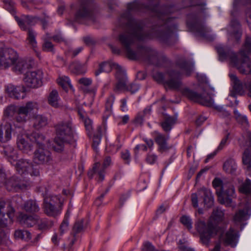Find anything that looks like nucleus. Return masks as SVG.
<instances>
[{
	"label": "nucleus",
	"instance_id": "obj_1",
	"mask_svg": "<svg viewBox=\"0 0 251 251\" xmlns=\"http://www.w3.org/2000/svg\"><path fill=\"white\" fill-rule=\"evenodd\" d=\"M143 6L142 3L138 0L128 4L127 11L122 14L120 19L121 24L125 25L126 30L119 34L118 39L128 59L151 62L157 56L155 50L144 46H138L135 50L132 47L136 41H144L153 38L167 43L177 29L174 20L169 17V13L174 12L175 7L158 5L148 6V8L153 15L162 24L158 27L155 26L151 31L147 32L144 29L143 22L133 18L131 15V13L140 10Z\"/></svg>",
	"mask_w": 251,
	"mask_h": 251
},
{
	"label": "nucleus",
	"instance_id": "obj_2",
	"mask_svg": "<svg viewBox=\"0 0 251 251\" xmlns=\"http://www.w3.org/2000/svg\"><path fill=\"white\" fill-rule=\"evenodd\" d=\"M176 69L170 70L168 72L169 78L165 80L164 75L160 72L153 74V79L159 83H164L170 89L180 91L183 95L191 100L198 102L203 105L210 106L213 103V100L210 97L202 95L188 88L181 89L182 82L180 77L182 74L189 75L194 70V63L186 61H180L176 63Z\"/></svg>",
	"mask_w": 251,
	"mask_h": 251
},
{
	"label": "nucleus",
	"instance_id": "obj_3",
	"mask_svg": "<svg viewBox=\"0 0 251 251\" xmlns=\"http://www.w3.org/2000/svg\"><path fill=\"white\" fill-rule=\"evenodd\" d=\"M216 50L220 60L229 59L241 74L251 75V60L247 56V54L251 53V37L246 36L243 48L240 51L243 58L242 61L238 59L234 52L222 45L217 46Z\"/></svg>",
	"mask_w": 251,
	"mask_h": 251
},
{
	"label": "nucleus",
	"instance_id": "obj_4",
	"mask_svg": "<svg viewBox=\"0 0 251 251\" xmlns=\"http://www.w3.org/2000/svg\"><path fill=\"white\" fill-rule=\"evenodd\" d=\"M224 212L220 208L214 209L207 224L199 220L196 223V228L200 234V238L203 244L207 245L212 237L217 232V225L224 219Z\"/></svg>",
	"mask_w": 251,
	"mask_h": 251
},
{
	"label": "nucleus",
	"instance_id": "obj_5",
	"mask_svg": "<svg viewBox=\"0 0 251 251\" xmlns=\"http://www.w3.org/2000/svg\"><path fill=\"white\" fill-rule=\"evenodd\" d=\"M56 137L52 148L57 152L62 151L64 145L74 141L75 127L71 118L59 122L54 126Z\"/></svg>",
	"mask_w": 251,
	"mask_h": 251
},
{
	"label": "nucleus",
	"instance_id": "obj_6",
	"mask_svg": "<svg viewBox=\"0 0 251 251\" xmlns=\"http://www.w3.org/2000/svg\"><path fill=\"white\" fill-rule=\"evenodd\" d=\"M12 65H14L13 70L18 74H25L29 66L25 60L18 59L17 52L13 49L0 50V69L7 68Z\"/></svg>",
	"mask_w": 251,
	"mask_h": 251
},
{
	"label": "nucleus",
	"instance_id": "obj_7",
	"mask_svg": "<svg viewBox=\"0 0 251 251\" xmlns=\"http://www.w3.org/2000/svg\"><path fill=\"white\" fill-rule=\"evenodd\" d=\"M37 108L38 103L37 102L29 101L27 102L25 105L20 106L17 108L13 105L7 107L5 110V114L7 116H12L14 112H16V115L14 120L17 123H14V126L17 128L19 133H23L24 130L23 125L27 121L28 114L34 109Z\"/></svg>",
	"mask_w": 251,
	"mask_h": 251
},
{
	"label": "nucleus",
	"instance_id": "obj_8",
	"mask_svg": "<svg viewBox=\"0 0 251 251\" xmlns=\"http://www.w3.org/2000/svg\"><path fill=\"white\" fill-rule=\"evenodd\" d=\"M30 139L39 146V148L34 153V162L38 164H44L48 163L51 159V158L50 152L42 147L45 137L39 133L34 132L31 134Z\"/></svg>",
	"mask_w": 251,
	"mask_h": 251
},
{
	"label": "nucleus",
	"instance_id": "obj_9",
	"mask_svg": "<svg viewBox=\"0 0 251 251\" xmlns=\"http://www.w3.org/2000/svg\"><path fill=\"white\" fill-rule=\"evenodd\" d=\"M63 205V201L60 197L46 196L44 199L43 209L47 216L56 217L61 214Z\"/></svg>",
	"mask_w": 251,
	"mask_h": 251
},
{
	"label": "nucleus",
	"instance_id": "obj_10",
	"mask_svg": "<svg viewBox=\"0 0 251 251\" xmlns=\"http://www.w3.org/2000/svg\"><path fill=\"white\" fill-rule=\"evenodd\" d=\"M15 18L21 29L24 30L28 29L27 40L28 43L33 49H35L37 47V42L35 40V33L32 29L28 28L26 25H34L39 21V17L24 15L22 17L21 19L17 16H15Z\"/></svg>",
	"mask_w": 251,
	"mask_h": 251
},
{
	"label": "nucleus",
	"instance_id": "obj_11",
	"mask_svg": "<svg viewBox=\"0 0 251 251\" xmlns=\"http://www.w3.org/2000/svg\"><path fill=\"white\" fill-rule=\"evenodd\" d=\"M15 166L17 172L23 177H26L28 176H38L40 175L39 167L33 164L29 160H17Z\"/></svg>",
	"mask_w": 251,
	"mask_h": 251
},
{
	"label": "nucleus",
	"instance_id": "obj_12",
	"mask_svg": "<svg viewBox=\"0 0 251 251\" xmlns=\"http://www.w3.org/2000/svg\"><path fill=\"white\" fill-rule=\"evenodd\" d=\"M75 20L82 24H86L88 21L94 22L95 12L90 2L83 1L81 3L75 14Z\"/></svg>",
	"mask_w": 251,
	"mask_h": 251
},
{
	"label": "nucleus",
	"instance_id": "obj_13",
	"mask_svg": "<svg viewBox=\"0 0 251 251\" xmlns=\"http://www.w3.org/2000/svg\"><path fill=\"white\" fill-rule=\"evenodd\" d=\"M14 208L9 202L0 201V228H5L12 223Z\"/></svg>",
	"mask_w": 251,
	"mask_h": 251
},
{
	"label": "nucleus",
	"instance_id": "obj_14",
	"mask_svg": "<svg viewBox=\"0 0 251 251\" xmlns=\"http://www.w3.org/2000/svg\"><path fill=\"white\" fill-rule=\"evenodd\" d=\"M24 77V81L27 87L31 88H38L42 84L43 73L38 70L26 72Z\"/></svg>",
	"mask_w": 251,
	"mask_h": 251
},
{
	"label": "nucleus",
	"instance_id": "obj_15",
	"mask_svg": "<svg viewBox=\"0 0 251 251\" xmlns=\"http://www.w3.org/2000/svg\"><path fill=\"white\" fill-rule=\"evenodd\" d=\"M212 184L215 188L221 187V190L217 192L220 202L222 204H225L226 202L230 203L231 199L229 197H232L235 192L233 186L231 185L228 190H225L224 187L222 186V181L219 178H215L212 182Z\"/></svg>",
	"mask_w": 251,
	"mask_h": 251
},
{
	"label": "nucleus",
	"instance_id": "obj_16",
	"mask_svg": "<svg viewBox=\"0 0 251 251\" xmlns=\"http://www.w3.org/2000/svg\"><path fill=\"white\" fill-rule=\"evenodd\" d=\"M199 197L203 198V202L207 207L209 208L213 205V198L210 191L205 188H202L198 193H193L191 195V201L193 207H198Z\"/></svg>",
	"mask_w": 251,
	"mask_h": 251
},
{
	"label": "nucleus",
	"instance_id": "obj_17",
	"mask_svg": "<svg viewBox=\"0 0 251 251\" xmlns=\"http://www.w3.org/2000/svg\"><path fill=\"white\" fill-rule=\"evenodd\" d=\"M29 186L27 181L22 180L18 176H13L8 179L6 189L9 191L17 192L28 189Z\"/></svg>",
	"mask_w": 251,
	"mask_h": 251
},
{
	"label": "nucleus",
	"instance_id": "obj_18",
	"mask_svg": "<svg viewBox=\"0 0 251 251\" xmlns=\"http://www.w3.org/2000/svg\"><path fill=\"white\" fill-rule=\"evenodd\" d=\"M116 69V78L117 82L115 85L114 90H126L127 85V77L125 71L118 64H114Z\"/></svg>",
	"mask_w": 251,
	"mask_h": 251
},
{
	"label": "nucleus",
	"instance_id": "obj_19",
	"mask_svg": "<svg viewBox=\"0 0 251 251\" xmlns=\"http://www.w3.org/2000/svg\"><path fill=\"white\" fill-rule=\"evenodd\" d=\"M5 91L10 97L15 99H23L25 96V88L23 86L8 84L5 87Z\"/></svg>",
	"mask_w": 251,
	"mask_h": 251
},
{
	"label": "nucleus",
	"instance_id": "obj_20",
	"mask_svg": "<svg viewBox=\"0 0 251 251\" xmlns=\"http://www.w3.org/2000/svg\"><path fill=\"white\" fill-rule=\"evenodd\" d=\"M238 237L239 235L235 231L230 228L225 234L221 236L220 240L226 246L234 247L237 244Z\"/></svg>",
	"mask_w": 251,
	"mask_h": 251
},
{
	"label": "nucleus",
	"instance_id": "obj_21",
	"mask_svg": "<svg viewBox=\"0 0 251 251\" xmlns=\"http://www.w3.org/2000/svg\"><path fill=\"white\" fill-rule=\"evenodd\" d=\"M187 25L191 30L201 37H205L207 33L210 31L209 29L206 27L203 23L198 21H196L193 23L188 22Z\"/></svg>",
	"mask_w": 251,
	"mask_h": 251
},
{
	"label": "nucleus",
	"instance_id": "obj_22",
	"mask_svg": "<svg viewBox=\"0 0 251 251\" xmlns=\"http://www.w3.org/2000/svg\"><path fill=\"white\" fill-rule=\"evenodd\" d=\"M12 125L5 123L0 125V143H6L11 139Z\"/></svg>",
	"mask_w": 251,
	"mask_h": 251
},
{
	"label": "nucleus",
	"instance_id": "obj_23",
	"mask_svg": "<svg viewBox=\"0 0 251 251\" xmlns=\"http://www.w3.org/2000/svg\"><path fill=\"white\" fill-rule=\"evenodd\" d=\"M16 133H19L17 136L16 144L17 148L25 153H29L33 150V145L31 143L25 138L22 135H20V133L16 131Z\"/></svg>",
	"mask_w": 251,
	"mask_h": 251
},
{
	"label": "nucleus",
	"instance_id": "obj_24",
	"mask_svg": "<svg viewBox=\"0 0 251 251\" xmlns=\"http://www.w3.org/2000/svg\"><path fill=\"white\" fill-rule=\"evenodd\" d=\"M38 219L37 215H28L21 212L18 216V220L21 224L27 227H31L36 225Z\"/></svg>",
	"mask_w": 251,
	"mask_h": 251
},
{
	"label": "nucleus",
	"instance_id": "obj_25",
	"mask_svg": "<svg viewBox=\"0 0 251 251\" xmlns=\"http://www.w3.org/2000/svg\"><path fill=\"white\" fill-rule=\"evenodd\" d=\"M229 76L233 81L234 91L240 95L244 94L246 89H248V84H243L235 75L231 74Z\"/></svg>",
	"mask_w": 251,
	"mask_h": 251
},
{
	"label": "nucleus",
	"instance_id": "obj_26",
	"mask_svg": "<svg viewBox=\"0 0 251 251\" xmlns=\"http://www.w3.org/2000/svg\"><path fill=\"white\" fill-rule=\"evenodd\" d=\"M250 211L248 205L246 206L243 209H239L234 217V221L235 223H240L248 220L250 216Z\"/></svg>",
	"mask_w": 251,
	"mask_h": 251
},
{
	"label": "nucleus",
	"instance_id": "obj_27",
	"mask_svg": "<svg viewBox=\"0 0 251 251\" xmlns=\"http://www.w3.org/2000/svg\"><path fill=\"white\" fill-rule=\"evenodd\" d=\"M32 126L35 129L39 130L48 125V118L42 115H35L33 116Z\"/></svg>",
	"mask_w": 251,
	"mask_h": 251
},
{
	"label": "nucleus",
	"instance_id": "obj_28",
	"mask_svg": "<svg viewBox=\"0 0 251 251\" xmlns=\"http://www.w3.org/2000/svg\"><path fill=\"white\" fill-rule=\"evenodd\" d=\"M3 153L7 160L11 164L15 163L18 158V153L13 147L7 145L4 147Z\"/></svg>",
	"mask_w": 251,
	"mask_h": 251
},
{
	"label": "nucleus",
	"instance_id": "obj_29",
	"mask_svg": "<svg viewBox=\"0 0 251 251\" xmlns=\"http://www.w3.org/2000/svg\"><path fill=\"white\" fill-rule=\"evenodd\" d=\"M115 100L113 95H111L107 99L105 104V109L103 116V123L104 124L107 119L112 113V106Z\"/></svg>",
	"mask_w": 251,
	"mask_h": 251
},
{
	"label": "nucleus",
	"instance_id": "obj_30",
	"mask_svg": "<svg viewBox=\"0 0 251 251\" xmlns=\"http://www.w3.org/2000/svg\"><path fill=\"white\" fill-rule=\"evenodd\" d=\"M60 100L58 92L56 90H52L48 98L49 104L53 107L57 108L60 106Z\"/></svg>",
	"mask_w": 251,
	"mask_h": 251
},
{
	"label": "nucleus",
	"instance_id": "obj_31",
	"mask_svg": "<svg viewBox=\"0 0 251 251\" xmlns=\"http://www.w3.org/2000/svg\"><path fill=\"white\" fill-rule=\"evenodd\" d=\"M23 209L28 213H36L40 210V207L36 201L28 200L25 201L23 205Z\"/></svg>",
	"mask_w": 251,
	"mask_h": 251
},
{
	"label": "nucleus",
	"instance_id": "obj_32",
	"mask_svg": "<svg viewBox=\"0 0 251 251\" xmlns=\"http://www.w3.org/2000/svg\"><path fill=\"white\" fill-rule=\"evenodd\" d=\"M223 169L227 173L235 175L237 169V164L234 159L229 158L224 164Z\"/></svg>",
	"mask_w": 251,
	"mask_h": 251
},
{
	"label": "nucleus",
	"instance_id": "obj_33",
	"mask_svg": "<svg viewBox=\"0 0 251 251\" xmlns=\"http://www.w3.org/2000/svg\"><path fill=\"white\" fill-rule=\"evenodd\" d=\"M167 139L164 135L157 133L155 141L159 146L158 150L160 151H164L169 149L167 144Z\"/></svg>",
	"mask_w": 251,
	"mask_h": 251
},
{
	"label": "nucleus",
	"instance_id": "obj_34",
	"mask_svg": "<svg viewBox=\"0 0 251 251\" xmlns=\"http://www.w3.org/2000/svg\"><path fill=\"white\" fill-rule=\"evenodd\" d=\"M114 64H117L115 63H110L108 62H105L101 63L99 66V68L95 71V74L96 76H98L102 72L109 73L112 69H114L116 70V69Z\"/></svg>",
	"mask_w": 251,
	"mask_h": 251
},
{
	"label": "nucleus",
	"instance_id": "obj_35",
	"mask_svg": "<svg viewBox=\"0 0 251 251\" xmlns=\"http://www.w3.org/2000/svg\"><path fill=\"white\" fill-rule=\"evenodd\" d=\"M176 119L173 117H165L164 121L161 123V126L164 131L166 132H170L176 123Z\"/></svg>",
	"mask_w": 251,
	"mask_h": 251
},
{
	"label": "nucleus",
	"instance_id": "obj_36",
	"mask_svg": "<svg viewBox=\"0 0 251 251\" xmlns=\"http://www.w3.org/2000/svg\"><path fill=\"white\" fill-rule=\"evenodd\" d=\"M242 161L246 169L251 172V148L246 149L243 155Z\"/></svg>",
	"mask_w": 251,
	"mask_h": 251
},
{
	"label": "nucleus",
	"instance_id": "obj_37",
	"mask_svg": "<svg viewBox=\"0 0 251 251\" xmlns=\"http://www.w3.org/2000/svg\"><path fill=\"white\" fill-rule=\"evenodd\" d=\"M57 82L66 92L68 91L69 88H73L69 78L66 76H60L57 79Z\"/></svg>",
	"mask_w": 251,
	"mask_h": 251
},
{
	"label": "nucleus",
	"instance_id": "obj_38",
	"mask_svg": "<svg viewBox=\"0 0 251 251\" xmlns=\"http://www.w3.org/2000/svg\"><path fill=\"white\" fill-rule=\"evenodd\" d=\"M239 192L248 196L251 197V181L247 179L239 188Z\"/></svg>",
	"mask_w": 251,
	"mask_h": 251
},
{
	"label": "nucleus",
	"instance_id": "obj_39",
	"mask_svg": "<svg viewBox=\"0 0 251 251\" xmlns=\"http://www.w3.org/2000/svg\"><path fill=\"white\" fill-rule=\"evenodd\" d=\"M16 239H22L25 241L30 240L31 238L30 233L27 230L17 229L14 232Z\"/></svg>",
	"mask_w": 251,
	"mask_h": 251
},
{
	"label": "nucleus",
	"instance_id": "obj_40",
	"mask_svg": "<svg viewBox=\"0 0 251 251\" xmlns=\"http://www.w3.org/2000/svg\"><path fill=\"white\" fill-rule=\"evenodd\" d=\"M50 38H49V34L48 33L46 36L43 37L44 44L43 45V50L46 51H52L53 50V45L50 41Z\"/></svg>",
	"mask_w": 251,
	"mask_h": 251
},
{
	"label": "nucleus",
	"instance_id": "obj_41",
	"mask_svg": "<svg viewBox=\"0 0 251 251\" xmlns=\"http://www.w3.org/2000/svg\"><path fill=\"white\" fill-rule=\"evenodd\" d=\"M231 26L233 29L236 30L234 34L236 36L237 40H239L241 36V32L240 31V25L238 21L236 20H233L231 22Z\"/></svg>",
	"mask_w": 251,
	"mask_h": 251
},
{
	"label": "nucleus",
	"instance_id": "obj_42",
	"mask_svg": "<svg viewBox=\"0 0 251 251\" xmlns=\"http://www.w3.org/2000/svg\"><path fill=\"white\" fill-rule=\"evenodd\" d=\"M36 225L40 229H45L51 226L52 223L51 222H49L46 219H41L38 217V221Z\"/></svg>",
	"mask_w": 251,
	"mask_h": 251
},
{
	"label": "nucleus",
	"instance_id": "obj_43",
	"mask_svg": "<svg viewBox=\"0 0 251 251\" xmlns=\"http://www.w3.org/2000/svg\"><path fill=\"white\" fill-rule=\"evenodd\" d=\"M5 8L12 14H14L15 11V2L13 0H3Z\"/></svg>",
	"mask_w": 251,
	"mask_h": 251
},
{
	"label": "nucleus",
	"instance_id": "obj_44",
	"mask_svg": "<svg viewBox=\"0 0 251 251\" xmlns=\"http://www.w3.org/2000/svg\"><path fill=\"white\" fill-rule=\"evenodd\" d=\"M234 114L237 121L242 125L248 124L247 118L246 116L242 115L236 109L234 110Z\"/></svg>",
	"mask_w": 251,
	"mask_h": 251
},
{
	"label": "nucleus",
	"instance_id": "obj_45",
	"mask_svg": "<svg viewBox=\"0 0 251 251\" xmlns=\"http://www.w3.org/2000/svg\"><path fill=\"white\" fill-rule=\"evenodd\" d=\"M8 182V179H7L5 171L2 168H0V185L4 186L6 188V185Z\"/></svg>",
	"mask_w": 251,
	"mask_h": 251
},
{
	"label": "nucleus",
	"instance_id": "obj_46",
	"mask_svg": "<svg viewBox=\"0 0 251 251\" xmlns=\"http://www.w3.org/2000/svg\"><path fill=\"white\" fill-rule=\"evenodd\" d=\"M83 50V47H79L75 49H73L72 48H69L68 50L65 52L66 54L68 56H70L71 57H75L76 56L79 52H80Z\"/></svg>",
	"mask_w": 251,
	"mask_h": 251
},
{
	"label": "nucleus",
	"instance_id": "obj_47",
	"mask_svg": "<svg viewBox=\"0 0 251 251\" xmlns=\"http://www.w3.org/2000/svg\"><path fill=\"white\" fill-rule=\"evenodd\" d=\"M83 229V221L80 220L75 222L73 227V232L77 234L81 232Z\"/></svg>",
	"mask_w": 251,
	"mask_h": 251
},
{
	"label": "nucleus",
	"instance_id": "obj_48",
	"mask_svg": "<svg viewBox=\"0 0 251 251\" xmlns=\"http://www.w3.org/2000/svg\"><path fill=\"white\" fill-rule=\"evenodd\" d=\"M180 222L181 223L184 225L185 226H186L189 229H190L192 228V221L191 219L186 216H183L180 218Z\"/></svg>",
	"mask_w": 251,
	"mask_h": 251
},
{
	"label": "nucleus",
	"instance_id": "obj_49",
	"mask_svg": "<svg viewBox=\"0 0 251 251\" xmlns=\"http://www.w3.org/2000/svg\"><path fill=\"white\" fill-rule=\"evenodd\" d=\"M77 81L81 86L86 87L90 86L92 83V79L91 78L85 77L79 79Z\"/></svg>",
	"mask_w": 251,
	"mask_h": 251
},
{
	"label": "nucleus",
	"instance_id": "obj_50",
	"mask_svg": "<svg viewBox=\"0 0 251 251\" xmlns=\"http://www.w3.org/2000/svg\"><path fill=\"white\" fill-rule=\"evenodd\" d=\"M100 164L99 163H96L95 164L93 167V170L94 173H98L99 176V179L100 181H102L104 179V176L103 170H99L98 168L100 167Z\"/></svg>",
	"mask_w": 251,
	"mask_h": 251
},
{
	"label": "nucleus",
	"instance_id": "obj_51",
	"mask_svg": "<svg viewBox=\"0 0 251 251\" xmlns=\"http://www.w3.org/2000/svg\"><path fill=\"white\" fill-rule=\"evenodd\" d=\"M83 119L86 130L90 133L93 130L92 120L87 117H83Z\"/></svg>",
	"mask_w": 251,
	"mask_h": 251
},
{
	"label": "nucleus",
	"instance_id": "obj_52",
	"mask_svg": "<svg viewBox=\"0 0 251 251\" xmlns=\"http://www.w3.org/2000/svg\"><path fill=\"white\" fill-rule=\"evenodd\" d=\"M69 221L67 219H64L60 226V234L61 236L65 231L68 230Z\"/></svg>",
	"mask_w": 251,
	"mask_h": 251
},
{
	"label": "nucleus",
	"instance_id": "obj_53",
	"mask_svg": "<svg viewBox=\"0 0 251 251\" xmlns=\"http://www.w3.org/2000/svg\"><path fill=\"white\" fill-rule=\"evenodd\" d=\"M157 159V156L154 154L148 153L146 158V161L150 164H153L155 163Z\"/></svg>",
	"mask_w": 251,
	"mask_h": 251
},
{
	"label": "nucleus",
	"instance_id": "obj_54",
	"mask_svg": "<svg viewBox=\"0 0 251 251\" xmlns=\"http://www.w3.org/2000/svg\"><path fill=\"white\" fill-rule=\"evenodd\" d=\"M121 157L125 161V163L129 164L130 161V154L129 151L125 150L122 151Z\"/></svg>",
	"mask_w": 251,
	"mask_h": 251
},
{
	"label": "nucleus",
	"instance_id": "obj_55",
	"mask_svg": "<svg viewBox=\"0 0 251 251\" xmlns=\"http://www.w3.org/2000/svg\"><path fill=\"white\" fill-rule=\"evenodd\" d=\"M49 38L52 39L54 42L60 43L65 42V39L60 32L57 33L56 34L50 37L49 35Z\"/></svg>",
	"mask_w": 251,
	"mask_h": 251
},
{
	"label": "nucleus",
	"instance_id": "obj_56",
	"mask_svg": "<svg viewBox=\"0 0 251 251\" xmlns=\"http://www.w3.org/2000/svg\"><path fill=\"white\" fill-rule=\"evenodd\" d=\"M139 89V86L135 83H130L128 85L126 89V91H129L131 94L137 92Z\"/></svg>",
	"mask_w": 251,
	"mask_h": 251
},
{
	"label": "nucleus",
	"instance_id": "obj_57",
	"mask_svg": "<svg viewBox=\"0 0 251 251\" xmlns=\"http://www.w3.org/2000/svg\"><path fill=\"white\" fill-rule=\"evenodd\" d=\"M142 251H156L154 246L150 242H147L143 245Z\"/></svg>",
	"mask_w": 251,
	"mask_h": 251
},
{
	"label": "nucleus",
	"instance_id": "obj_58",
	"mask_svg": "<svg viewBox=\"0 0 251 251\" xmlns=\"http://www.w3.org/2000/svg\"><path fill=\"white\" fill-rule=\"evenodd\" d=\"M100 141V135H96L94 136L93 138V144L92 147L94 150H95L96 151H97L98 149V146L99 145Z\"/></svg>",
	"mask_w": 251,
	"mask_h": 251
},
{
	"label": "nucleus",
	"instance_id": "obj_59",
	"mask_svg": "<svg viewBox=\"0 0 251 251\" xmlns=\"http://www.w3.org/2000/svg\"><path fill=\"white\" fill-rule=\"evenodd\" d=\"M50 17L49 16L44 15V17L42 18H39V21L41 22L43 28L45 29L48 26V23L49 22Z\"/></svg>",
	"mask_w": 251,
	"mask_h": 251
},
{
	"label": "nucleus",
	"instance_id": "obj_60",
	"mask_svg": "<svg viewBox=\"0 0 251 251\" xmlns=\"http://www.w3.org/2000/svg\"><path fill=\"white\" fill-rule=\"evenodd\" d=\"M121 102V105H120V108L121 111L123 112H126L128 110V108L127 106V99L124 98L120 100Z\"/></svg>",
	"mask_w": 251,
	"mask_h": 251
},
{
	"label": "nucleus",
	"instance_id": "obj_61",
	"mask_svg": "<svg viewBox=\"0 0 251 251\" xmlns=\"http://www.w3.org/2000/svg\"><path fill=\"white\" fill-rule=\"evenodd\" d=\"M228 138V134H227L221 141V143L217 148V151L222 150L226 145L227 139Z\"/></svg>",
	"mask_w": 251,
	"mask_h": 251
},
{
	"label": "nucleus",
	"instance_id": "obj_62",
	"mask_svg": "<svg viewBox=\"0 0 251 251\" xmlns=\"http://www.w3.org/2000/svg\"><path fill=\"white\" fill-rule=\"evenodd\" d=\"M108 191V190H107L104 193H102V194H101V195L96 200V201H95V205H96L97 206H99L100 205L102 202V200L104 198L105 195L106 194Z\"/></svg>",
	"mask_w": 251,
	"mask_h": 251
},
{
	"label": "nucleus",
	"instance_id": "obj_63",
	"mask_svg": "<svg viewBox=\"0 0 251 251\" xmlns=\"http://www.w3.org/2000/svg\"><path fill=\"white\" fill-rule=\"evenodd\" d=\"M207 119V118L205 116L201 115L196 120V124L197 125L200 126L203 124Z\"/></svg>",
	"mask_w": 251,
	"mask_h": 251
},
{
	"label": "nucleus",
	"instance_id": "obj_64",
	"mask_svg": "<svg viewBox=\"0 0 251 251\" xmlns=\"http://www.w3.org/2000/svg\"><path fill=\"white\" fill-rule=\"evenodd\" d=\"M143 140L146 143L148 149H149L150 150H152V148L154 144L153 141L151 139L148 138H143Z\"/></svg>",
	"mask_w": 251,
	"mask_h": 251
}]
</instances>
